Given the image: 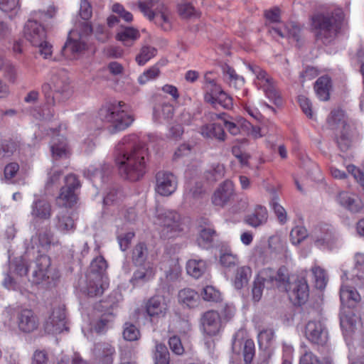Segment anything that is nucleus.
I'll return each instance as SVG.
<instances>
[{"label":"nucleus","instance_id":"53","mask_svg":"<svg viewBox=\"0 0 364 364\" xmlns=\"http://www.w3.org/2000/svg\"><path fill=\"white\" fill-rule=\"evenodd\" d=\"M307 236V230L303 226H296L290 232V240L294 245L300 244Z\"/></svg>","mask_w":364,"mask_h":364},{"label":"nucleus","instance_id":"6","mask_svg":"<svg viewBox=\"0 0 364 364\" xmlns=\"http://www.w3.org/2000/svg\"><path fill=\"white\" fill-rule=\"evenodd\" d=\"M157 223L160 226V235L164 239L177 237L183 230L180 215L173 210H161L156 215Z\"/></svg>","mask_w":364,"mask_h":364},{"label":"nucleus","instance_id":"36","mask_svg":"<svg viewBox=\"0 0 364 364\" xmlns=\"http://www.w3.org/2000/svg\"><path fill=\"white\" fill-rule=\"evenodd\" d=\"M331 87V79L326 75L318 78L314 85L315 92L318 97L322 101H327L329 99Z\"/></svg>","mask_w":364,"mask_h":364},{"label":"nucleus","instance_id":"11","mask_svg":"<svg viewBox=\"0 0 364 364\" xmlns=\"http://www.w3.org/2000/svg\"><path fill=\"white\" fill-rule=\"evenodd\" d=\"M45 329L48 333H62L66 328L65 313L63 307L58 306L53 309L51 314L45 323Z\"/></svg>","mask_w":364,"mask_h":364},{"label":"nucleus","instance_id":"62","mask_svg":"<svg viewBox=\"0 0 364 364\" xmlns=\"http://www.w3.org/2000/svg\"><path fill=\"white\" fill-rule=\"evenodd\" d=\"M159 73V68L156 65L152 66L139 76V82L140 84H145L147 81L157 77Z\"/></svg>","mask_w":364,"mask_h":364},{"label":"nucleus","instance_id":"60","mask_svg":"<svg viewBox=\"0 0 364 364\" xmlns=\"http://www.w3.org/2000/svg\"><path fill=\"white\" fill-rule=\"evenodd\" d=\"M238 257L237 255L232 254L230 251H225L221 253L220 256V264L225 267L235 266L237 263Z\"/></svg>","mask_w":364,"mask_h":364},{"label":"nucleus","instance_id":"59","mask_svg":"<svg viewBox=\"0 0 364 364\" xmlns=\"http://www.w3.org/2000/svg\"><path fill=\"white\" fill-rule=\"evenodd\" d=\"M174 108L170 104H163L159 109H156L154 115L158 116L159 120L161 119H169L173 116Z\"/></svg>","mask_w":364,"mask_h":364},{"label":"nucleus","instance_id":"25","mask_svg":"<svg viewBox=\"0 0 364 364\" xmlns=\"http://www.w3.org/2000/svg\"><path fill=\"white\" fill-rule=\"evenodd\" d=\"M234 186L232 181H225L214 192L212 198L215 205L223 207L233 195Z\"/></svg>","mask_w":364,"mask_h":364},{"label":"nucleus","instance_id":"51","mask_svg":"<svg viewBox=\"0 0 364 364\" xmlns=\"http://www.w3.org/2000/svg\"><path fill=\"white\" fill-rule=\"evenodd\" d=\"M274 336V331L271 328L264 329L258 334V342L260 349L268 348L272 344Z\"/></svg>","mask_w":364,"mask_h":364},{"label":"nucleus","instance_id":"32","mask_svg":"<svg viewBox=\"0 0 364 364\" xmlns=\"http://www.w3.org/2000/svg\"><path fill=\"white\" fill-rule=\"evenodd\" d=\"M134 272L131 282L134 285L141 284L152 279L155 275V269L152 264L147 263L139 266Z\"/></svg>","mask_w":364,"mask_h":364},{"label":"nucleus","instance_id":"41","mask_svg":"<svg viewBox=\"0 0 364 364\" xmlns=\"http://www.w3.org/2000/svg\"><path fill=\"white\" fill-rule=\"evenodd\" d=\"M148 256V249L146 244L143 242L138 243L132 250V259L136 266H142L145 264Z\"/></svg>","mask_w":364,"mask_h":364},{"label":"nucleus","instance_id":"54","mask_svg":"<svg viewBox=\"0 0 364 364\" xmlns=\"http://www.w3.org/2000/svg\"><path fill=\"white\" fill-rule=\"evenodd\" d=\"M277 196H274L270 202V205L281 224H284L287 221V215L285 209L279 203Z\"/></svg>","mask_w":364,"mask_h":364},{"label":"nucleus","instance_id":"39","mask_svg":"<svg viewBox=\"0 0 364 364\" xmlns=\"http://www.w3.org/2000/svg\"><path fill=\"white\" fill-rule=\"evenodd\" d=\"M252 276V269L248 266H242L237 269L234 286L237 289H241L247 286Z\"/></svg>","mask_w":364,"mask_h":364},{"label":"nucleus","instance_id":"64","mask_svg":"<svg viewBox=\"0 0 364 364\" xmlns=\"http://www.w3.org/2000/svg\"><path fill=\"white\" fill-rule=\"evenodd\" d=\"M347 171L350 173L355 180L360 184V186L364 189V174L358 168L355 166L350 164L347 166Z\"/></svg>","mask_w":364,"mask_h":364},{"label":"nucleus","instance_id":"28","mask_svg":"<svg viewBox=\"0 0 364 364\" xmlns=\"http://www.w3.org/2000/svg\"><path fill=\"white\" fill-rule=\"evenodd\" d=\"M108 287V279L97 278L92 279L86 276V284L83 287V291L89 296L94 297L102 295Z\"/></svg>","mask_w":364,"mask_h":364},{"label":"nucleus","instance_id":"47","mask_svg":"<svg viewBox=\"0 0 364 364\" xmlns=\"http://www.w3.org/2000/svg\"><path fill=\"white\" fill-rule=\"evenodd\" d=\"M155 364H169V353L163 343H156L155 346Z\"/></svg>","mask_w":364,"mask_h":364},{"label":"nucleus","instance_id":"18","mask_svg":"<svg viewBox=\"0 0 364 364\" xmlns=\"http://www.w3.org/2000/svg\"><path fill=\"white\" fill-rule=\"evenodd\" d=\"M32 248H34V245H37L38 252L47 251L52 245L58 243L55 240L54 233L48 228L40 230L35 236L31 239Z\"/></svg>","mask_w":364,"mask_h":364},{"label":"nucleus","instance_id":"48","mask_svg":"<svg viewBox=\"0 0 364 364\" xmlns=\"http://www.w3.org/2000/svg\"><path fill=\"white\" fill-rule=\"evenodd\" d=\"M265 283H269L268 278L267 277L264 276L262 272L260 275L255 280L252 290V297L255 301L260 300Z\"/></svg>","mask_w":364,"mask_h":364},{"label":"nucleus","instance_id":"14","mask_svg":"<svg viewBox=\"0 0 364 364\" xmlns=\"http://www.w3.org/2000/svg\"><path fill=\"white\" fill-rule=\"evenodd\" d=\"M305 335L314 344L323 346L328 341L327 331L321 321H309L306 326Z\"/></svg>","mask_w":364,"mask_h":364},{"label":"nucleus","instance_id":"35","mask_svg":"<svg viewBox=\"0 0 364 364\" xmlns=\"http://www.w3.org/2000/svg\"><path fill=\"white\" fill-rule=\"evenodd\" d=\"M95 351L102 363L105 364H112L113 363L115 349L110 343H97L95 346Z\"/></svg>","mask_w":364,"mask_h":364},{"label":"nucleus","instance_id":"4","mask_svg":"<svg viewBox=\"0 0 364 364\" xmlns=\"http://www.w3.org/2000/svg\"><path fill=\"white\" fill-rule=\"evenodd\" d=\"M327 123L331 129H341L336 135V141L341 151H348L352 145L354 130L347 124L344 112L339 108L333 109L327 118Z\"/></svg>","mask_w":364,"mask_h":364},{"label":"nucleus","instance_id":"1","mask_svg":"<svg viewBox=\"0 0 364 364\" xmlns=\"http://www.w3.org/2000/svg\"><path fill=\"white\" fill-rule=\"evenodd\" d=\"M147 148L134 134L125 136L117 144L114 161L120 175L131 181L139 180L145 173Z\"/></svg>","mask_w":364,"mask_h":364},{"label":"nucleus","instance_id":"7","mask_svg":"<svg viewBox=\"0 0 364 364\" xmlns=\"http://www.w3.org/2000/svg\"><path fill=\"white\" fill-rule=\"evenodd\" d=\"M50 264L48 255L42 254L38 256L30 281L34 284L48 287L59 277L58 273L50 268Z\"/></svg>","mask_w":364,"mask_h":364},{"label":"nucleus","instance_id":"23","mask_svg":"<svg viewBox=\"0 0 364 364\" xmlns=\"http://www.w3.org/2000/svg\"><path fill=\"white\" fill-rule=\"evenodd\" d=\"M217 236L218 234L213 225L208 221H205L203 225H200L199 227L196 242L200 247L208 249L212 247Z\"/></svg>","mask_w":364,"mask_h":364},{"label":"nucleus","instance_id":"2","mask_svg":"<svg viewBox=\"0 0 364 364\" xmlns=\"http://www.w3.org/2000/svg\"><path fill=\"white\" fill-rule=\"evenodd\" d=\"M343 14L339 8H321L310 16V26L316 40L324 45L331 44L342 26Z\"/></svg>","mask_w":364,"mask_h":364},{"label":"nucleus","instance_id":"22","mask_svg":"<svg viewBox=\"0 0 364 364\" xmlns=\"http://www.w3.org/2000/svg\"><path fill=\"white\" fill-rule=\"evenodd\" d=\"M205 94L204 100L206 102H213L215 97L222 90L220 85L216 81V77L211 72H207L203 75V87Z\"/></svg>","mask_w":364,"mask_h":364},{"label":"nucleus","instance_id":"8","mask_svg":"<svg viewBox=\"0 0 364 364\" xmlns=\"http://www.w3.org/2000/svg\"><path fill=\"white\" fill-rule=\"evenodd\" d=\"M310 237L315 246L323 250H331L338 240L335 229L328 224H319L315 226Z\"/></svg>","mask_w":364,"mask_h":364},{"label":"nucleus","instance_id":"38","mask_svg":"<svg viewBox=\"0 0 364 364\" xmlns=\"http://www.w3.org/2000/svg\"><path fill=\"white\" fill-rule=\"evenodd\" d=\"M207 264L203 259H191L187 262V273L194 278L200 277L206 271Z\"/></svg>","mask_w":364,"mask_h":364},{"label":"nucleus","instance_id":"57","mask_svg":"<svg viewBox=\"0 0 364 364\" xmlns=\"http://www.w3.org/2000/svg\"><path fill=\"white\" fill-rule=\"evenodd\" d=\"M111 171V166L109 165H105L102 170L90 167L85 172V175L90 178H100L102 181H104L105 175H108Z\"/></svg>","mask_w":364,"mask_h":364},{"label":"nucleus","instance_id":"63","mask_svg":"<svg viewBox=\"0 0 364 364\" xmlns=\"http://www.w3.org/2000/svg\"><path fill=\"white\" fill-rule=\"evenodd\" d=\"M208 173L210 176H208V178L209 180L216 181L224 176L225 167L222 164H217L213 166L211 170H210Z\"/></svg>","mask_w":364,"mask_h":364},{"label":"nucleus","instance_id":"20","mask_svg":"<svg viewBox=\"0 0 364 364\" xmlns=\"http://www.w3.org/2000/svg\"><path fill=\"white\" fill-rule=\"evenodd\" d=\"M37 19L28 21L24 27V36L32 45L39 44L41 41L46 39V30Z\"/></svg>","mask_w":364,"mask_h":364},{"label":"nucleus","instance_id":"42","mask_svg":"<svg viewBox=\"0 0 364 364\" xmlns=\"http://www.w3.org/2000/svg\"><path fill=\"white\" fill-rule=\"evenodd\" d=\"M223 73L230 87L240 89L244 85L245 80L243 77L237 75L232 68L225 65L223 68Z\"/></svg>","mask_w":364,"mask_h":364},{"label":"nucleus","instance_id":"33","mask_svg":"<svg viewBox=\"0 0 364 364\" xmlns=\"http://www.w3.org/2000/svg\"><path fill=\"white\" fill-rule=\"evenodd\" d=\"M268 213L265 207L257 205L254 212L245 218V222L253 228H257L267 221Z\"/></svg>","mask_w":364,"mask_h":364},{"label":"nucleus","instance_id":"3","mask_svg":"<svg viewBox=\"0 0 364 364\" xmlns=\"http://www.w3.org/2000/svg\"><path fill=\"white\" fill-rule=\"evenodd\" d=\"M98 114L102 122L109 124L108 129L111 134L126 129L134 120V115L129 111V106L122 101L102 106Z\"/></svg>","mask_w":364,"mask_h":364},{"label":"nucleus","instance_id":"5","mask_svg":"<svg viewBox=\"0 0 364 364\" xmlns=\"http://www.w3.org/2000/svg\"><path fill=\"white\" fill-rule=\"evenodd\" d=\"M92 31V26L87 21L81 23V28L79 32L75 30L70 31L68 41L62 48V54L68 59L75 58L77 55L85 49L86 41L85 38Z\"/></svg>","mask_w":364,"mask_h":364},{"label":"nucleus","instance_id":"17","mask_svg":"<svg viewBox=\"0 0 364 364\" xmlns=\"http://www.w3.org/2000/svg\"><path fill=\"white\" fill-rule=\"evenodd\" d=\"M17 323L19 329L25 333H31L38 328L39 321L34 312L28 309L20 310L17 314Z\"/></svg>","mask_w":364,"mask_h":364},{"label":"nucleus","instance_id":"50","mask_svg":"<svg viewBox=\"0 0 364 364\" xmlns=\"http://www.w3.org/2000/svg\"><path fill=\"white\" fill-rule=\"evenodd\" d=\"M178 10L180 16L183 18H198L200 16L199 12L191 3L182 2L179 4Z\"/></svg>","mask_w":364,"mask_h":364},{"label":"nucleus","instance_id":"24","mask_svg":"<svg viewBox=\"0 0 364 364\" xmlns=\"http://www.w3.org/2000/svg\"><path fill=\"white\" fill-rule=\"evenodd\" d=\"M51 83L58 102L64 101L70 97L72 92L66 76L54 75Z\"/></svg>","mask_w":364,"mask_h":364},{"label":"nucleus","instance_id":"13","mask_svg":"<svg viewBox=\"0 0 364 364\" xmlns=\"http://www.w3.org/2000/svg\"><path fill=\"white\" fill-rule=\"evenodd\" d=\"M338 203L348 211L357 213L362 211L364 204L358 195L347 191H341L336 196Z\"/></svg>","mask_w":364,"mask_h":364},{"label":"nucleus","instance_id":"19","mask_svg":"<svg viewBox=\"0 0 364 364\" xmlns=\"http://www.w3.org/2000/svg\"><path fill=\"white\" fill-rule=\"evenodd\" d=\"M291 299H294L299 304L304 303L309 296V286L305 279L300 278L286 287Z\"/></svg>","mask_w":364,"mask_h":364},{"label":"nucleus","instance_id":"9","mask_svg":"<svg viewBox=\"0 0 364 364\" xmlns=\"http://www.w3.org/2000/svg\"><path fill=\"white\" fill-rule=\"evenodd\" d=\"M249 69L255 75L257 85L263 90L266 96L276 105H281L282 100L277 90L273 79L267 73L257 65H249Z\"/></svg>","mask_w":364,"mask_h":364},{"label":"nucleus","instance_id":"43","mask_svg":"<svg viewBox=\"0 0 364 364\" xmlns=\"http://www.w3.org/2000/svg\"><path fill=\"white\" fill-rule=\"evenodd\" d=\"M139 37V31L134 28H125L117 33V38L123 42L124 46H131L134 41Z\"/></svg>","mask_w":364,"mask_h":364},{"label":"nucleus","instance_id":"15","mask_svg":"<svg viewBox=\"0 0 364 364\" xmlns=\"http://www.w3.org/2000/svg\"><path fill=\"white\" fill-rule=\"evenodd\" d=\"M202 330L209 336H216L221 329L220 314L213 310L205 312L200 319Z\"/></svg>","mask_w":364,"mask_h":364},{"label":"nucleus","instance_id":"31","mask_svg":"<svg viewBox=\"0 0 364 364\" xmlns=\"http://www.w3.org/2000/svg\"><path fill=\"white\" fill-rule=\"evenodd\" d=\"M340 299L342 305L351 308L360 301V296L355 288L343 284L340 289Z\"/></svg>","mask_w":364,"mask_h":364},{"label":"nucleus","instance_id":"16","mask_svg":"<svg viewBox=\"0 0 364 364\" xmlns=\"http://www.w3.org/2000/svg\"><path fill=\"white\" fill-rule=\"evenodd\" d=\"M145 309L149 317L163 318L168 312V305L164 296L156 295L146 302Z\"/></svg>","mask_w":364,"mask_h":364},{"label":"nucleus","instance_id":"40","mask_svg":"<svg viewBox=\"0 0 364 364\" xmlns=\"http://www.w3.org/2000/svg\"><path fill=\"white\" fill-rule=\"evenodd\" d=\"M268 32L273 38L277 36L281 38L292 37L296 41L299 40V28L296 26H292L291 28H289L287 26H284L283 28L272 27L269 28Z\"/></svg>","mask_w":364,"mask_h":364},{"label":"nucleus","instance_id":"56","mask_svg":"<svg viewBox=\"0 0 364 364\" xmlns=\"http://www.w3.org/2000/svg\"><path fill=\"white\" fill-rule=\"evenodd\" d=\"M210 104L213 106L219 105L225 109H229L232 106V99L222 89L221 92L215 97L213 102H210Z\"/></svg>","mask_w":364,"mask_h":364},{"label":"nucleus","instance_id":"10","mask_svg":"<svg viewBox=\"0 0 364 364\" xmlns=\"http://www.w3.org/2000/svg\"><path fill=\"white\" fill-rule=\"evenodd\" d=\"M81 187L76 175L70 173L65 178V185L60 188L57 201L63 206L72 207L77 200L76 191Z\"/></svg>","mask_w":364,"mask_h":364},{"label":"nucleus","instance_id":"30","mask_svg":"<svg viewBox=\"0 0 364 364\" xmlns=\"http://www.w3.org/2000/svg\"><path fill=\"white\" fill-rule=\"evenodd\" d=\"M107 263L102 256L97 257L91 262L86 276L92 279H108L106 274Z\"/></svg>","mask_w":364,"mask_h":364},{"label":"nucleus","instance_id":"26","mask_svg":"<svg viewBox=\"0 0 364 364\" xmlns=\"http://www.w3.org/2000/svg\"><path fill=\"white\" fill-rule=\"evenodd\" d=\"M54 221L55 228L64 234L73 232L75 230L76 225L73 214L68 210H65L59 212Z\"/></svg>","mask_w":364,"mask_h":364},{"label":"nucleus","instance_id":"52","mask_svg":"<svg viewBox=\"0 0 364 364\" xmlns=\"http://www.w3.org/2000/svg\"><path fill=\"white\" fill-rule=\"evenodd\" d=\"M205 301L218 302L221 300L220 292L213 286H206L200 293Z\"/></svg>","mask_w":364,"mask_h":364},{"label":"nucleus","instance_id":"12","mask_svg":"<svg viewBox=\"0 0 364 364\" xmlns=\"http://www.w3.org/2000/svg\"><path fill=\"white\" fill-rule=\"evenodd\" d=\"M156 191L161 196H168L175 192L177 188V178L172 173L159 171L156 176Z\"/></svg>","mask_w":364,"mask_h":364},{"label":"nucleus","instance_id":"37","mask_svg":"<svg viewBox=\"0 0 364 364\" xmlns=\"http://www.w3.org/2000/svg\"><path fill=\"white\" fill-rule=\"evenodd\" d=\"M263 273L265 274V277H267L268 282L269 283H272V285H274V282H275V284L277 285H284L286 287H288V284H289V271L284 266L281 267L274 276L269 274V273H272L270 269L265 270L263 272Z\"/></svg>","mask_w":364,"mask_h":364},{"label":"nucleus","instance_id":"49","mask_svg":"<svg viewBox=\"0 0 364 364\" xmlns=\"http://www.w3.org/2000/svg\"><path fill=\"white\" fill-rule=\"evenodd\" d=\"M203 193V185L198 181H189L186 185L185 195L188 198H198Z\"/></svg>","mask_w":364,"mask_h":364},{"label":"nucleus","instance_id":"45","mask_svg":"<svg viewBox=\"0 0 364 364\" xmlns=\"http://www.w3.org/2000/svg\"><path fill=\"white\" fill-rule=\"evenodd\" d=\"M156 53L157 49L156 48L146 45L141 47L135 60L139 65H144L154 58Z\"/></svg>","mask_w":364,"mask_h":364},{"label":"nucleus","instance_id":"55","mask_svg":"<svg viewBox=\"0 0 364 364\" xmlns=\"http://www.w3.org/2000/svg\"><path fill=\"white\" fill-rule=\"evenodd\" d=\"M242 355L246 364L252 363L255 355V346L252 339H247L243 344Z\"/></svg>","mask_w":364,"mask_h":364},{"label":"nucleus","instance_id":"21","mask_svg":"<svg viewBox=\"0 0 364 364\" xmlns=\"http://www.w3.org/2000/svg\"><path fill=\"white\" fill-rule=\"evenodd\" d=\"M31 215L34 220H47L52 215V205L45 198H36L31 206Z\"/></svg>","mask_w":364,"mask_h":364},{"label":"nucleus","instance_id":"34","mask_svg":"<svg viewBox=\"0 0 364 364\" xmlns=\"http://www.w3.org/2000/svg\"><path fill=\"white\" fill-rule=\"evenodd\" d=\"M200 134L207 138L215 139L219 141H225V133L223 127L219 124H210L201 127Z\"/></svg>","mask_w":364,"mask_h":364},{"label":"nucleus","instance_id":"46","mask_svg":"<svg viewBox=\"0 0 364 364\" xmlns=\"http://www.w3.org/2000/svg\"><path fill=\"white\" fill-rule=\"evenodd\" d=\"M311 271L314 277L316 287L319 289H324L328 282V277L326 271L316 265L312 267Z\"/></svg>","mask_w":364,"mask_h":364},{"label":"nucleus","instance_id":"61","mask_svg":"<svg viewBox=\"0 0 364 364\" xmlns=\"http://www.w3.org/2000/svg\"><path fill=\"white\" fill-rule=\"evenodd\" d=\"M139 331L136 327L131 323H126L123 331L124 338L127 341H133L138 339Z\"/></svg>","mask_w":364,"mask_h":364},{"label":"nucleus","instance_id":"29","mask_svg":"<svg viewBox=\"0 0 364 364\" xmlns=\"http://www.w3.org/2000/svg\"><path fill=\"white\" fill-rule=\"evenodd\" d=\"M103 307L107 308V311L100 316L94 325V329L98 333H104L111 328L115 319L114 305L109 307L104 305Z\"/></svg>","mask_w":364,"mask_h":364},{"label":"nucleus","instance_id":"27","mask_svg":"<svg viewBox=\"0 0 364 364\" xmlns=\"http://www.w3.org/2000/svg\"><path fill=\"white\" fill-rule=\"evenodd\" d=\"M50 151L53 159L55 161L62 159H68L70 156L69 148L63 136L57 135L53 138Z\"/></svg>","mask_w":364,"mask_h":364},{"label":"nucleus","instance_id":"58","mask_svg":"<svg viewBox=\"0 0 364 364\" xmlns=\"http://www.w3.org/2000/svg\"><path fill=\"white\" fill-rule=\"evenodd\" d=\"M10 268H14V271L21 277L26 275L28 270L27 262L23 257L16 258L11 263Z\"/></svg>","mask_w":364,"mask_h":364},{"label":"nucleus","instance_id":"44","mask_svg":"<svg viewBox=\"0 0 364 364\" xmlns=\"http://www.w3.org/2000/svg\"><path fill=\"white\" fill-rule=\"evenodd\" d=\"M198 299V295L197 292L191 289H183L178 292L179 301L186 304L188 307H193L196 306Z\"/></svg>","mask_w":364,"mask_h":364}]
</instances>
